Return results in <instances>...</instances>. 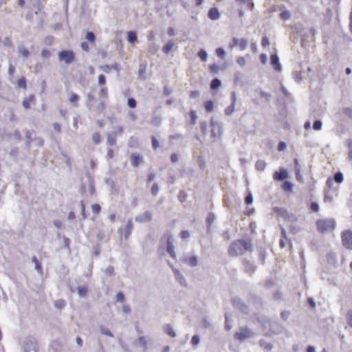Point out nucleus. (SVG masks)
I'll use <instances>...</instances> for the list:
<instances>
[{
	"mask_svg": "<svg viewBox=\"0 0 352 352\" xmlns=\"http://www.w3.org/2000/svg\"><path fill=\"white\" fill-rule=\"evenodd\" d=\"M252 250V243L245 240H236L232 242L228 248V254L231 256H238L247 251Z\"/></svg>",
	"mask_w": 352,
	"mask_h": 352,
	"instance_id": "obj_1",
	"label": "nucleus"
},
{
	"mask_svg": "<svg viewBox=\"0 0 352 352\" xmlns=\"http://www.w3.org/2000/svg\"><path fill=\"white\" fill-rule=\"evenodd\" d=\"M317 228L322 233L332 232L336 227V221L333 219H319L316 221Z\"/></svg>",
	"mask_w": 352,
	"mask_h": 352,
	"instance_id": "obj_2",
	"label": "nucleus"
},
{
	"mask_svg": "<svg viewBox=\"0 0 352 352\" xmlns=\"http://www.w3.org/2000/svg\"><path fill=\"white\" fill-rule=\"evenodd\" d=\"M23 352H38V342L36 339L33 336L25 338L22 344Z\"/></svg>",
	"mask_w": 352,
	"mask_h": 352,
	"instance_id": "obj_3",
	"label": "nucleus"
},
{
	"mask_svg": "<svg viewBox=\"0 0 352 352\" xmlns=\"http://www.w3.org/2000/svg\"><path fill=\"white\" fill-rule=\"evenodd\" d=\"M166 241V252L174 259L176 258V254L174 250L173 238L170 232H166L162 238V241Z\"/></svg>",
	"mask_w": 352,
	"mask_h": 352,
	"instance_id": "obj_4",
	"label": "nucleus"
},
{
	"mask_svg": "<svg viewBox=\"0 0 352 352\" xmlns=\"http://www.w3.org/2000/svg\"><path fill=\"white\" fill-rule=\"evenodd\" d=\"M86 106L88 109L96 115H100L106 109V105L102 100L100 101L96 100L94 103H86Z\"/></svg>",
	"mask_w": 352,
	"mask_h": 352,
	"instance_id": "obj_5",
	"label": "nucleus"
},
{
	"mask_svg": "<svg viewBox=\"0 0 352 352\" xmlns=\"http://www.w3.org/2000/svg\"><path fill=\"white\" fill-rule=\"evenodd\" d=\"M58 58L60 60L64 61L66 64H70L74 60V53L71 50L61 51L58 53Z\"/></svg>",
	"mask_w": 352,
	"mask_h": 352,
	"instance_id": "obj_6",
	"label": "nucleus"
},
{
	"mask_svg": "<svg viewBox=\"0 0 352 352\" xmlns=\"http://www.w3.org/2000/svg\"><path fill=\"white\" fill-rule=\"evenodd\" d=\"M254 336V333L252 332L250 329H249L246 327H243L240 328L239 332L235 333V338L239 340V341H243L245 339L250 338Z\"/></svg>",
	"mask_w": 352,
	"mask_h": 352,
	"instance_id": "obj_7",
	"label": "nucleus"
},
{
	"mask_svg": "<svg viewBox=\"0 0 352 352\" xmlns=\"http://www.w3.org/2000/svg\"><path fill=\"white\" fill-rule=\"evenodd\" d=\"M342 241L346 248L352 250V232L351 230H345L342 233Z\"/></svg>",
	"mask_w": 352,
	"mask_h": 352,
	"instance_id": "obj_8",
	"label": "nucleus"
},
{
	"mask_svg": "<svg viewBox=\"0 0 352 352\" xmlns=\"http://www.w3.org/2000/svg\"><path fill=\"white\" fill-rule=\"evenodd\" d=\"M181 261L190 267H196L198 265V257L190 254H185L181 258Z\"/></svg>",
	"mask_w": 352,
	"mask_h": 352,
	"instance_id": "obj_9",
	"label": "nucleus"
},
{
	"mask_svg": "<svg viewBox=\"0 0 352 352\" xmlns=\"http://www.w3.org/2000/svg\"><path fill=\"white\" fill-rule=\"evenodd\" d=\"M232 305L244 314H247L248 312V307L247 305L240 298H234L232 299Z\"/></svg>",
	"mask_w": 352,
	"mask_h": 352,
	"instance_id": "obj_10",
	"label": "nucleus"
},
{
	"mask_svg": "<svg viewBox=\"0 0 352 352\" xmlns=\"http://www.w3.org/2000/svg\"><path fill=\"white\" fill-rule=\"evenodd\" d=\"M135 221L140 223L148 222L152 220V214L149 211H146L143 214L135 217Z\"/></svg>",
	"mask_w": 352,
	"mask_h": 352,
	"instance_id": "obj_11",
	"label": "nucleus"
},
{
	"mask_svg": "<svg viewBox=\"0 0 352 352\" xmlns=\"http://www.w3.org/2000/svg\"><path fill=\"white\" fill-rule=\"evenodd\" d=\"M271 65L273 66L274 69L276 72H281L282 70V66L279 61V58L276 54H272L271 56V60H270Z\"/></svg>",
	"mask_w": 352,
	"mask_h": 352,
	"instance_id": "obj_12",
	"label": "nucleus"
},
{
	"mask_svg": "<svg viewBox=\"0 0 352 352\" xmlns=\"http://www.w3.org/2000/svg\"><path fill=\"white\" fill-rule=\"evenodd\" d=\"M288 173L284 168H280L278 172L274 173V179L277 181H283L288 177Z\"/></svg>",
	"mask_w": 352,
	"mask_h": 352,
	"instance_id": "obj_13",
	"label": "nucleus"
},
{
	"mask_svg": "<svg viewBox=\"0 0 352 352\" xmlns=\"http://www.w3.org/2000/svg\"><path fill=\"white\" fill-rule=\"evenodd\" d=\"M243 265L247 274L252 275L254 272L256 267L250 261H244Z\"/></svg>",
	"mask_w": 352,
	"mask_h": 352,
	"instance_id": "obj_14",
	"label": "nucleus"
},
{
	"mask_svg": "<svg viewBox=\"0 0 352 352\" xmlns=\"http://www.w3.org/2000/svg\"><path fill=\"white\" fill-rule=\"evenodd\" d=\"M142 160H143L142 156H140L138 153H132L131 155V164L134 167H138L140 164V161H142Z\"/></svg>",
	"mask_w": 352,
	"mask_h": 352,
	"instance_id": "obj_15",
	"label": "nucleus"
},
{
	"mask_svg": "<svg viewBox=\"0 0 352 352\" xmlns=\"http://www.w3.org/2000/svg\"><path fill=\"white\" fill-rule=\"evenodd\" d=\"M133 229V224L131 219H129L126 222V229L124 231V236L127 240Z\"/></svg>",
	"mask_w": 352,
	"mask_h": 352,
	"instance_id": "obj_16",
	"label": "nucleus"
},
{
	"mask_svg": "<svg viewBox=\"0 0 352 352\" xmlns=\"http://www.w3.org/2000/svg\"><path fill=\"white\" fill-rule=\"evenodd\" d=\"M173 272L175 276V278L177 280L184 286H186V280L184 276L180 273V272L177 269H173Z\"/></svg>",
	"mask_w": 352,
	"mask_h": 352,
	"instance_id": "obj_17",
	"label": "nucleus"
},
{
	"mask_svg": "<svg viewBox=\"0 0 352 352\" xmlns=\"http://www.w3.org/2000/svg\"><path fill=\"white\" fill-rule=\"evenodd\" d=\"M147 344H148L147 340H146V337H144V336L140 337L138 340H136L133 342V345L134 346H142L145 349H147Z\"/></svg>",
	"mask_w": 352,
	"mask_h": 352,
	"instance_id": "obj_18",
	"label": "nucleus"
},
{
	"mask_svg": "<svg viewBox=\"0 0 352 352\" xmlns=\"http://www.w3.org/2000/svg\"><path fill=\"white\" fill-rule=\"evenodd\" d=\"M80 99V97L78 95H77L76 94L71 91L69 92V101L73 104V105L75 107H78V100Z\"/></svg>",
	"mask_w": 352,
	"mask_h": 352,
	"instance_id": "obj_19",
	"label": "nucleus"
},
{
	"mask_svg": "<svg viewBox=\"0 0 352 352\" xmlns=\"http://www.w3.org/2000/svg\"><path fill=\"white\" fill-rule=\"evenodd\" d=\"M219 16V12L217 8H211L208 12V17L212 20L218 19Z\"/></svg>",
	"mask_w": 352,
	"mask_h": 352,
	"instance_id": "obj_20",
	"label": "nucleus"
},
{
	"mask_svg": "<svg viewBox=\"0 0 352 352\" xmlns=\"http://www.w3.org/2000/svg\"><path fill=\"white\" fill-rule=\"evenodd\" d=\"M35 100V96L34 95H30L28 98H25L23 101V106L25 109H28L30 108V103L33 102Z\"/></svg>",
	"mask_w": 352,
	"mask_h": 352,
	"instance_id": "obj_21",
	"label": "nucleus"
},
{
	"mask_svg": "<svg viewBox=\"0 0 352 352\" xmlns=\"http://www.w3.org/2000/svg\"><path fill=\"white\" fill-rule=\"evenodd\" d=\"M116 138L117 133L116 132L109 134L107 137V143L111 146L115 145L116 144Z\"/></svg>",
	"mask_w": 352,
	"mask_h": 352,
	"instance_id": "obj_22",
	"label": "nucleus"
},
{
	"mask_svg": "<svg viewBox=\"0 0 352 352\" xmlns=\"http://www.w3.org/2000/svg\"><path fill=\"white\" fill-rule=\"evenodd\" d=\"M174 45L175 43L173 41L170 40L162 49L164 53L168 54L172 50Z\"/></svg>",
	"mask_w": 352,
	"mask_h": 352,
	"instance_id": "obj_23",
	"label": "nucleus"
},
{
	"mask_svg": "<svg viewBox=\"0 0 352 352\" xmlns=\"http://www.w3.org/2000/svg\"><path fill=\"white\" fill-rule=\"evenodd\" d=\"M259 345L261 348H263V349H265L267 351H271L272 349V344L266 342L264 340H259Z\"/></svg>",
	"mask_w": 352,
	"mask_h": 352,
	"instance_id": "obj_24",
	"label": "nucleus"
},
{
	"mask_svg": "<svg viewBox=\"0 0 352 352\" xmlns=\"http://www.w3.org/2000/svg\"><path fill=\"white\" fill-rule=\"evenodd\" d=\"M266 163L263 160H258L255 164V168L258 171H263L266 167Z\"/></svg>",
	"mask_w": 352,
	"mask_h": 352,
	"instance_id": "obj_25",
	"label": "nucleus"
},
{
	"mask_svg": "<svg viewBox=\"0 0 352 352\" xmlns=\"http://www.w3.org/2000/svg\"><path fill=\"white\" fill-rule=\"evenodd\" d=\"M127 41L131 43H133L137 41V35L135 32L130 31L127 34Z\"/></svg>",
	"mask_w": 352,
	"mask_h": 352,
	"instance_id": "obj_26",
	"label": "nucleus"
},
{
	"mask_svg": "<svg viewBox=\"0 0 352 352\" xmlns=\"http://www.w3.org/2000/svg\"><path fill=\"white\" fill-rule=\"evenodd\" d=\"M221 80L218 78H214L211 82L210 88L211 89H217L221 86Z\"/></svg>",
	"mask_w": 352,
	"mask_h": 352,
	"instance_id": "obj_27",
	"label": "nucleus"
},
{
	"mask_svg": "<svg viewBox=\"0 0 352 352\" xmlns=\"http://www.w3.org/2000/svg\"><path fill=\"white\" fill-rule=\"evenodd\" d=\"M165 329V331L166 332V333L168 335H169L170 336L173 337V338H175L176 337V333L174 331L173 329L172 328V327L170 325V324H166L164 327Z\"/></svg>",
	"mask_w": 352,
	"mask_h": 352,
	"instance_id": "obj_28",
	"label": "nucleus"
},
{
	"mask_svg": "<svg viewBox=\"0 0 352 352\" xmlns=\"http://www.w3.org/2000/svg\"><path fill=\"white\" fill-rule=\"evenodd\" d=\"M32 262L35 265V269L40 273L42 274V266L36 256L32 257Z\"/></svg>",
	"mask_w": 352,
	"mask_h": 352,
	"instance_id": "obj_29",
	"label": "nucleus"
},
{
	"mask_svg": "<svg viewBox=\"0 0 352 352\" xmlns=\"http://www.w3.org/2000/svg\"><path fill=\"white\" fill-rule=\"evenodd\" d=\"M333 179L336 182L340 184L343 182L344 179L343 174L341 172H337L334 175Z\"/></svg>",
	"mask_w": 352,
	"mask_h": 352,
	"instance_id": "obj_30",
	"label": "nucleus"
},
{
	"mask_svg": "<svg viewBox=\"0 0 352 352\" xmlns=\"http://www.w3.org/2000/svg\"><path fill=\"white\" fill-rule=\"evenodd\" d=\"M345 319L348 324L352 328V309L346 312Z\"/></svg>",
	"mask_w": 352,
	"mask_h": 352,
	"instance_id": "obj_31",
	"label": "nucleus"
},
{
	"mask_svg": "<svg viewBox=\"0 0 352 352\" xmlns=\"http://www.w3.org/2000/svg\"><path fill=\"white\" fill-rule=\"evenodd\" d=\"M87 293V287L85 286L78 287V294L80 297H85Z\"/></svg>",
	"mask_w": 352,
	"mask_h": 352,
	"instance_id": "obj_32",
	"label": "nucleus"
},
{
	"mask_svg": "<svg viewBox=\"0 0 352 352\" xmlns=\"http://www.w3.org/2000/svg\"><path fill=\"white\" fill-rule=\"evenodd\" d=\"M100 331L102 334L103 335H105L107 336H109V337H113V333L111 332V331L107 328H105L103 326H101L100 327Z\"/></svg>",
	"mask_w": 352,
	"mask_h": 352,
	"instance_id": "obj_33",
	"label": "nucleus"
},
{
	"mask_svg": "<svg viewBox=\"0 0 352 352\" xmlns=\"http://www.w3.org/2000/svg\"><path fill=\"white\" fill-rule=\"evenodd\" d=\"M198 56L200 58V59L203 61V62H206L207 60V58H208V54L206 52V50H201L199 52H198Z\"/></svg>",
	"mask_w": 352,
	"mask_h": 352,
	"instance_id": "obj_34",
	"label": "nucleus"
},
{
	"mask_svg": "<svg viewBox=\"0 0 352 352\" xmlns=\"http://www.w3.org/2000/svg\"><path fill=\"white\" fill-rule=\"evenodd\" d=\"M205 109L207 111L211 112L213 111L214 104L211 100L206 101L204 104Z\"/></svg>",
	"mask_w": 352,
	"mask_h": 352,
	"instance_id": "obj_35",
	"label": "nucleus"
},
{
	"mask_svg": "<svg viewBox=\"0 0 352 352\" xmlns=\"http://www.w3.org/2000/svg\"><path fill=\"white\" fill-rule=\"evenodd\" d=\"M54 305L56 308L61 309L65 307L66 302L64 300H58L55 301Z\"/></svg>",
	"mask_w": 352,
	"mask_h": 352,
	"instance_id": "obj_36",
	"label": "nucleus"
},
{
	"mask_svg": "<svg viewBox=\"0 0 352 352\" xmlns=\"http://www.w3.org/2000/svg\"><path fill=\"white\" fill-rule=\"evenodd\" d=\"M237 2H240L243 4H247L250 10H252L254 8V3L251 0H235Z\"/></svg>",
	"mask_w": 352,
	"mask_h": 352,
	"instance_id": "obj_37",
	"label": "nucleus"
},
{
	"mask_svg": "<svg viewBox=\"0 0 352 352\" xmlns=\"http://www.w3.org/2000/svg\"><path fill=\"white\" fill-rule=\"evenodd\" d=\"M293 185L291 182L286 181L284 182L283 185V188L285 191H292V190Z\"/></svg>",
	"mask_w": 352,
	"mask_h": 352,
	"instance_id": "obj_38",
	"label": "nucleus"
},
{
	"mask_svg": "<svg viewBox=\"0 0 352 352\" xmlns=\"http://www.w3.org/2000/svg\"><path fill=\"white\" fill-rule=\"evenodd\" d=\"M89 177V189L91 195H94L95 192V188L94 186V182L91 179L90 175L88 174Z\"/></svg>",
	"mask_w": 352,
	"mask_h": 352,
	"instance_id": "obj_39",
	"label": "nucleus"
},
{
	"mask_svg": "<svg viewBox=\"0 0 352 352\" xmlns=\"http://www.w3.org/2000/svg\"><path fill=\"white\" fill-rule=\"evenodd\" d=\"M291 13L288 10H285V11H283L280 14V16L281 19H284V20H288L291 18Z\"/></svg>",
	"mask_w": 352,
	"mask_h": 352,
	"instance_id": "obj_40",
	"label": "nucleus"
},
{
	"mask_svg": "<svg viewBox=\"0 0 352 352\" xmlns=\"http://www.w3.org/2000/svg\"><path fill=\"white\" fill-rule=\"evenodd\" d=\"M239 45L241 50H245L248 46V41L245 38H241L239 41Z\"/></svg>",
	"mask_w": 352,
	"mask_h": 352,
	"instance_id": "obj_41",
	"label": "nucleus"
},
{
	"mask_svg": "<svg viewBox=\"0 0 352 352\" xmlns=\"http://www.w3.org/2000/svg\"><path fill=\"white\" fill-rule=\"evenodd\" d=\"M234 110H235V105L231 104V105H230L225 109V113L227 116H231L234 113Z\"/></svg>",
	"mask_w": 352,
	"mask_h": 352,
	"instance_id": "obj_42",
	"label": "nucleus"
},
{
	"mask_svg": "<svg viewBox=\"0 0 352 352\" xmlns=\"http://www.w3.org/2000/svg\"><path fill=\"white\" fill-rule=\"evenodd\" d=\"M87 101L86 103H94L96 101V98L92 92L88 93L86 95Z\"/></svg>",
	"mask_w": 352,
	"mask_h": 352,
	"instance_id": "obj_43",
	"label": "nucleus"
},
{
	"mask_svg": "<svg viewBox=\"0 0 352 352\" xmlns=\"http://www.w3.org/2000/svg\"><path fill=\"white\" fill-rule=\"evenodd\" d=\"M18 86L20 87V88H22L23 89H25L26 87H27V85H26V80L24 77H22L21 78H20L19 80H18Z\"/></svg>",
	"mask_w": 352,
	"mask_h": 352,
	"instance_id": "obj_44",
	"label": "nucleus"
},
{
	"mask_svg": "<svg viewBox=\"0 0 352 352\" xmlns=\"http://www.w3.org/2000/svg\"><path fill=\"white\" fill-rule=\"evenodd\" d=\"M100 100H102V98H107V96H108V91H107V88L104 87L101 89L100 91Z\"/></svg>",
	"mask_w": 352,
	"mask_h": 352,
	"instance_id": "obj_45",
	"label": "nucleus"
},
{
	"mask_svg": "<svg viewBox=\"0 0 352 352\" xmlns=\"http://www.w3.org/2000/svg\"><path fill=\"white\" fill-rule=\"evenodd\" d=\"M322 125V122L319 120H317L314 121V122L313 129L314 130L319 131L321 129Z\"/></svg>",
	"mask_w": 352,
	"mask_h": 352,
	"instance_id": "obj_46",
	"label": "nucleus"
},
{
	"mask_svg": "<svg viewBox=\"0 0 352 352\" xmlns=\"http://www.w3.org/2000/svg\"><path fill=\"white\" fill-rule=\"evenodd\" d=\"M216 54L218 56H219L220 58H221L222 59H223L225 58V56H226V52L225 50L223 49V48H217L216 50Z\"/></svg>",
	"mask_w": 352,
	"mask_h": 352,
	"instance_id": "obj_47",
	"label": "nucleus"
},
{
	"mask_svg": "<svg viewBox=\"0 0 352 352\" xmlns=\"http://www.w3.org/2000/svg\"><path fill=\"white\" fill-rule=\"evenodd\" d=\"M342 112L344 115L347 116L348 117L352 118V108L350 107H344L342 109Z\"/></svg>",
	"mask_w": 352,
	"mask_h": 352,
	"instance_id": "obj_48",
	"label": "nucleus"
},
{
	"mask_svg": "<svg viewBox=\"0 0 352 352\" xmlns=\"http://www.w3.org/2000/svg\"><path fill=\"white\" fill-rule=\"evenodd\" d=\"M86 38L90 41L94 43L96 38L95 34L92 32H88L86 34Z\"/></svg>",
	"mask_w": 352,
	"mask_h": 352,
	"instance_id": "obj_49",
	"label": "nucleus"
},
{
	"mask_svg": "<svg viewBox=\"0 0 352 352\" xmlns=\"http://www.w3.org/2000/svg\"><path fill=\"white\" fill-rule=\"evenodd\" d=\"M190 118H191V124H195L196 123V120L197 119V116L196 114L195 111L191 110L190 112Z\"/></svg>",
	"mask_w": 352,
	"mask_h": 352,
	"instance_id": "obj_50",
	"label": "nucleus"
},
{
	"mask_svg": "<svg viewBox=\"0 0 352 352\" xmlns=\"http://www.w3.org/2000/svg\"><path fill=\"white\" fill-rule=\"evenodd\" d=\"M19 52L25 57H28L30 54L28 50L23 47H19Z\"/></svg>",
	"mask_w": 352,
	"mask_h": 352,
	"instance_id": "obj_51",
	"label": "nucleus"
},
{
	"mask_svg": "<svg viewBox=\"0 0 352 352\" xmlns=\"http://www.w3.org/2000/svg\"><path fill=\"white\" fill-rule=\"evenodd\" d=\"M93 141L96 144H99L100 142V135L99 133H94L92 135Z\"/></svg>",
	"mask_w": 352,
	"mask_h": 352,
	"instance_id": "obj_52",
	"label": "nucleus"
},
{
	"mask_svg": "<svg viewBox=\"0 0 352 352\" xmlns=\"http://www.w3.org/2000/svg\"><path fill=\"white\" fill-rule=\"evenodd\" d=\"M92 212L95 214H98L100 212L101 207L99 204H94L91 206Z\"/></svg>",
	"mask_w": 352,
	"mask_h": 352,
	"instance_id": "obj_53",
	"label": "nucleus"
},
{
	"mask_svg": "<svg viewBox=\"0 0 352 352\" xmlns=\"http://www.w3.org/2000/svg\"><path fill=\"white\" fill-rule=\"evenodd\" d=\"M210 71L212 72V73H214V74H217L219 71V67L218 65L217 64H213L212 65L210 66Z\"/></svg>",
	"mask_w": 352,
	"mask_h": 352,
	"instance_id": "obj_54",
	"label": "nucleus"
},
{
	"mask_svg": "<svg viewBox=\"0 0 352 352\" xmlns=\"http://www.w3.org/2000/svg\"><path fill=\"white\" fill-rule=\"evenodd\" d=\"M127 104L130 108H135L136 107V100L133 98H130L127 100Z\"/></svg>",
	"mask_w": 352,
	"mask_h": 352,
	"instance_id": "obj_55",
	"label": "nucleus"
},
{
	"mask_svg": "<svg viewBox=\"0 0 352 352\" xmlns=\"http://www.w3.org/2000/svg\"><path fill=\"white\" fill-rule=\"evenodd\" d=\"M260 96L261 98H264L267 102H269L271 98V95L270 94L264 92L263 91H260Z\"/></svg>",
	"mask_w": 352,
	"mask_h": 352,
	"instance_id": "obj_56",
	"label": "nucleus"
},
{
	"mask_svg": "<svg viewBox=\"0 0 352 352\" xmlns=\"http://www.w3.org/2000/svg\"><path fill=\"white\" fill-rule=\"evenodd\" d=\"M159 192V187L157 184L155 183L153 184L152 188H151V193L153 195H156Z\"/></svg>",
	"mask_w": 352,
	"mask_h": 352,
	"instance_id": "obj_57",
	"label": "nucleus"
},
{
	"mask_svg": "<svg viewBox=\"0 0 352 352\" xmlns=\"http://www.w3.org/2000/svg\"><path fill=\"white\" fill-rule=\"evenodd\" d=\"M214 219V216L212 214H209V215L207 217L206 223L208 224V226L210 227L212 223V221Z\"/></svg>",
	"mask_w": 352,
	"mask_h": 352,
	"instance_id": "obj_58",
	"label": "nucleus"
},
{
	"mask_svg": "<svg viewBox=\"0 0 352 352\" xmlns=\"http://www.w3.org/2000/svg\"><path fill=\"white\" fill-rule=\"evenodd\" d=\"M199 341H200V338H199V336L195 335L192 336V340H191V342L192 344L197 345L199 343Z\"/></svg>",
	"mask_w": 352,
	"mask_h": 352,
	"instance_id": "obj_59",
	"label": "nucleus"
},
{
	"mask_svg": "<svg viewBox=\"0 0 352 352\" xmlns=\"http://www.w3.org/2000/svg\"><path fill=\"white\" fill-rule=\"evenodd\" d=\"M3 45L6 47H11L12 45V41L10 38L6 37L3 40Z\"/></svg>",
	"mask_w": 352,
	"mask_h": 352,
	"instance_id": "obj_60",
	"label": "nucleus"
},
{
	"mask_svg": "<svg viewBox=\"0 0 352 352\" xmlns=\"http://www.w3.org/2000/svg\"><path fill=\"white\" fill-rule=\"evenodd\" d=\"M106 82V78L105 76L103 74H100L98 76V84L100 85H103Z\"/></svg>",
	"mask_w": 352,
	"mask_h": 352,
	"instance_id": "obj_61",
	"label": "nucleus"
},
{
	"mask_svg": "<svg viewBox=\"0 0 352 352\" xmlns=\"http://www.w3.org/2000/svg\"><path fill=\"white\" fill-rule=\"evenodd\" d=\"M116 300L118 302H124V295L122 292H118L116 294Z\"/></svg>",
	"mask_w": 352,
	"mask_h": 352,
	"instance_id": "obj_62",
	"label": "nucleus"
},
{
	"mask_svg": "<svg viewBox=\"0 0 352 352\" xmlns=\"http://www.w3.org/2000/svg\"><path fill=\"white\" fill-rule=\"evenodd\" d=\"M152 146L155 150L160 146L157 140L154 136L152 137Z\"/></svg>",
	"mask_w": 352,
	"mask_h": 352,
	"instance_id": "obj_63",
	"label": "nucleus"
},
{
	"mask_svg": "<svg viewBox=\"0 0 352 352\" xmlns=\"http://www.w3.org/2000/svg\"><path fill=\"white\" fill-rule=\"evenodd\" d=\"M239 44V40L236 38H233L232 42L229 44L230 48L232 49Z\"/></svg>",
	"mask_w": 352,
	"mask_h": 352,
	"instance_id": "obj_64",
	"label": "nucleus"
}]
</instances>
